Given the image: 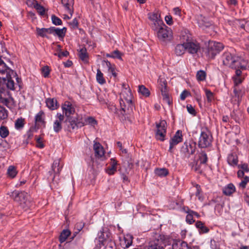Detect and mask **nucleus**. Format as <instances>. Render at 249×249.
Here are the masks:
<instances>
[{"label":"nucleus","instance_id":"6e6d98bb","mask_svg":"<svg viewBox=\"0 0 249 249\" xmlns=\"http://www.w3.org/2000/svg\"><path fill=\"white\" fill-rule=\"evenodd\" d=\"M41 16H43L45 15V9L44 7L41 5H40L38 3L36 4V6H35V8Z\"/></svg>","mask_w":249,"mask_h":249},{"label":"nucleus","instance_id":"0eeeda50","mask_svg":"<svg viewBox=\"0 0 249 249\" xmlns=\"http://www.w3.org/2000/svg\"><path fill=\"white\" fill-rule=\"evenodd\" d=\"M158 38L162 41H169L172 39V31L165 25L157 31Z\"/></svg>","mask_w":249,"mask_h":249},{"label":"nucleus","instance_id":"aec40b11","mask_svg":"<svg viewBox=\"0 0 249 249\" xmlns=\"http://www.w3.org/2000/svg\"><path fill=\"white\" fill-rule=\"evenodd\" d=\"M238 58V63H236V68L235 69H240L242 70H245L249 68V63L248 60L242 58L239 56Z\"/></svg>","mask_w":249,"mask_h":249},{"label":"nucleus","instance_id":"f3484780","mask_svg":"<svg viewBox=\"0 0 249 249\" xmlns=\"http://www.w3.org/2000/svg\"><path fill=\"white\" fill-rule=\"evenodd\" d=\"M51 34L54 36H57L59 37L63 38L65 36L67 29L65 27L62 29H59L54 27H50Z\"/></svg>","mask_w":249,"mask_h":249},{"label":"nucleus","instance_id":"dca6fc26","mask_svg":"<svg viewBox=\"0 0 249 249\" xmlns=\"http://www.w3.org/2000/svg\"><path fill=\"white\" fill-rule=\"evenodd\" d=\"M63 113L69 117L71 114H73L75 112L74 108L72 107L71 104L69 102H66L62 106Z\"/></svg>","mask_w":249,"mask_h":249},{"label":"nucleus","instance_id":"774afa93","mask_svg":"<svg viewBox=\"0 0 249 249\" xmlns=\"http://www.w3.org/2000/svg\"><path fill=\"white\" fill-rule=\"evenodd\" d=\"M186 220L187 222L190 224H192L195 222V220L193 218V215L190 212V213L187 215Z\"/></svg>","mask_w":249,"mask_h":249},{"label":"nucleus","instance_id":"ddd939ff","mask_svg":"<svg viewBox=\"0 0 249 249\" xmlns=\"http://www.w3.org/2000/svg\"><path fill=\"white\" fill-rule=\"evenodd\" d=\"M186 50L190 53L194 54L196 53L200 49L199 43L194 42H188L185 43Z\"/></svg>","mask_w":249,"mask_h":249},{"label":"nucleus","instance_id":"4468645a","mask_svg":"<svg viewBox=\"0 0 249 249\" xmlns=\"http://www.w3.org/2000/svg\"><path fill=\"white\" fill-rule=\"evenodd\" d=\"M95 156L98 158H102L105 154V150L102 145L97 142H94L93 145Z\"/></svg>","mask_w":249,"mask_h":249},{"label":"nucleus","instance_id":"a211bd4d","mask_svg":"<svg viewBox=\"0 0 249 249\" xmlns=\"http://www.w3.org/2000/svg\"><path fill=\"white\" fill-rule=\"evenodd\" d=\"M61 1L68 12L70 14L71 17L73 12V5L74 4V0H61ZM71 18V17H68V18Z\"/></svg>","mask_w":249,"mask_h":249},{"label":"nucleus","instance_id":"e433bc0d","mask_svg":"<svg viewBox=\"0 0 249 249\" xmlns=\"http://www.w3.org/2000/svg\"><path fill=\"white\" fill-rule=\"evenodd\" d=\"M163 21L161 19L157 20L156 22H152L151 27L154 31H157L160 27L164 26Z\"/></svg>","mask_w":249,"mask_h":249},{"label":"nucleus","instance_id":"2eb2a0df","mask_svg":"<svg viewBox=\"0 0 249 249\" xmlns=\"http://www.w3.org/2000/svg\"><path fill=\"white\" fill-rule=\"evenodd\" d=\"M172 249H192L187 243L180 240H175L172 244Z\"/></svg>","mask_w":249,"mask_h":249},{"label":"nucleus","instance_id":"13d9d810","mask_svg":"<svg viewBox=\"0 0 249 249\" xmlns=\"http://www.w3.org/2000/svg\"><path fill=\"white\" fill-rule=\"evenodd\" d=\"M249 182V177L248 176H245L242 179L241 182L239 183V187L244 189L246 187L248 182Z\"/></svg>","mask_w":249,"mask_h":249},{"label":"nucleus","instance_id":"4c0bfd02","mask_svg":"<svg viewBox=\"0 0 249 249\" xmlns=\"http://www.w3.org/2000/svg\"><path fill=\"white\" fill-rule=\"evenodd\" d=\"M191 40V35L186 31L182 32L180 35V40L184 43L189 42Z\"/></svg>","mask_w":249,"mask_h":249},{"label":"nucleus","instance_id":"09e8293b","mask_svg":"<svg viewBox=\"0 0 249 249\" xmlns=\"http://www.w3.org/2000/svg\"><path fill=\"white\" fill-rule=\"evenodd\" d=\"M148 18L152 22H156L158 20L161 19L160 15L157 12L149 13Z\"/></svg>","mask_w":249,"mask_h":249},{"label":"nucleus","instance_id":"79ce46f5","mask_svg":"<svg viewBox=\"0 0 249 249\" xmlns=\"http://www.w3.org/2000/svg\"><path fill=\"white\" fill-rule=\"evenodd\" d=\"M139 92L145 97H148L150 95L149 90L143 85L139 86Z\"/></svg>","mask_w":249,"mask_h":249},{"label":"nucleus","instance_id":"603ef678","mask_svg":"<svg viewBox=\"0 0 249 249\" xmlns=\"http://www.w3.org/2000/svg\"><path fill=\"white\" fill-rule=\"evenodd\" d=\"M206 74L204 71L200 70L196 73V78L198 81H204L206 79Z\"/></svg>","mask_w":249,"mask_h":249},{"label":"nucleus","instance_id":"423d86ee","mask_svg":"<svg viewBox=\"0 0 249 249\" xmlns=\"http://www.w3.org/2000/svg\"><path fill=\"white\" fill-rule=\"evenodd\" d=\"M213 137L208 130L201 131L198 142V146L200 148L209 147L212 142Z\"/></svg>","mask_w":249,"mask_h":249},{"label":"nucleus","instance_id":"c85d7f7f","mask_svg":"<svg viewBox=\"0 0 249 249\" xmlns=\"http://www.w3.org/2000/svg\"><path fill=\"white\" fill-rule=\"evenodd\" d=\"M36 32L37 34L41 36V37H45L47 38H48V36H47V34H51V30L50 28H43L41 29H40L39 28H36Z\"/></svg>","mask_w":249,"mask_h":249},{"label":"nucleus","instance_id":"a18cd8bd","mask_svg":"<svg viewBox=\"0 0 249 249\" xmlns=\"http://www.w3.org/2000/svg\"><path fill=\"white\" fill-rule=\"evenodd\" d=\"M161 93L162 96V99L163 101H164L168 105H170L171 104V102L170 101L169 94L168 93L167 89L162 90L161 91Z\"/></svg>","mask_w":249,"mask_h":249},{"label":"nucleus","instance_id":"f704fd0d","mask_svg":"<svg viewBox=\"0 0 249 249\" xmlns=\"http://www.w3.org/2000/svg\"><path fill=\"white\" fill-rule=\"evenodd\" d=\"M71 234V231L69 230H63L60 233L59 240L60 243H63L66 241L68 236Z\"/></svg>","mask_w":249,"mask_h":249},{"label":"nucleus","instance_id":"39448f33","mask_svg":"<svg viewBox=\"0 0 249 249\" xmlns=\"http://www.w3.org/2000/svg\"><path fill=\"white\" fill-rule=\"evenodd\" d=\"M196 149V143L194 142H185L182 146L180 150V154L184 159H188L191 155H193Z\"/></svg>","mask_w":249,"mask_h":249},{"label":"nucleus","instance_id":"f257e3e1","mask_svg":"<svg viewBox=\"0 0 249 249\" xmlns=\"http://www.w3.org/2000/svg\"><path fill=\"white\" fill-rule=\"evenodd\" d=\"M21 80L18 77L17 74L16 75H7L0 74V86L1 84H5L8 89L15 90H19L21 88Z\"/></svg>","mask_w":249,"mask_h":249},{"label":"nucleus","instance_id":"f03ea898","mask_svg":"<svg viewBox=\"0 0 249 249\" xmlns=\"http://www.w3.org/2000/svg\"><path fill=\"white\" fill-rule=\"evenodd\" d=\"M10 197L17 202L22 209L27 210L31 206L29 195L24 191L15 190L11 193Z\"/></svg>","mask_w":249,"mask_h":249},{"label":"nucleus","instance_id":"4be33fe9","mask_svg":"<svg viewBox=\"0 0 249 249\" xmlns=\"http://www.w3.org/2000/svg\"><path fill=\"white\" fill-rule=\"evenodd\" d=\"M117 161L113 159H111L110 165L106 170L107 173L109 175H113L117 171Z\"/></svg>","mask_w":249,"mask_h":249},{"label":"nucleus","instance_id":"5fc2aeb1","mask_svg":"<svg viewBox=\"0 0 249 249\" xmlns=\"http://www.w3.org/2000/svg\"><path fill=\"white\" fill-rule=\"evenodd\" d=\"M147 249H164L163 247L159 245L157 242L154 241L151 242L150 245L148 246Z\"/></svg>","mask_w":249,"mask_h":249},{"label":"nucleus","instance_id":"9b49d317","mask_svg":"<svg viewBox=\"0 0 249 249\" xmlns=\"http://www.w3.org/2000/svg\"><path fill=\"white\" fill-rule=\"evenodd\" d=\"M0 74L3 75L7 74V75H16V72L9 68L4 61L0 57Z\"/></svg>","mask_w":249,"mask_h":249},{"label":"nucleus","instance_id":"bb28decb","mask_svg":"<svg viewBox=\"0 0 249 249\" xmlns=\"http://www.w3.org/2000/svg\"><path fill=\"white\" fill-rule=\"evenodd\" d=\"M124 55V53H121L118 50H116L110 53H107L106 56L107 57H111L113 58H117L120 60H123L122 56Z\"/></svg>","mask_w":249,"mask_h":249},{"label":"nucleus","instance_id":"a19ab883","mask_svg":"<svg viewBox=\"0 0 249 249\" xmlns=\"http://www.w3.org/2000/svg\"><path fill=\"white\" fill-rule=\"evenodd\" d=\"M158 82L159 83V88L160 90V91L162 90L167 89V82L164 78L160 77Z\"/></svg>","mask_w":249,"mask_h":249},{"label":"nucleus","instance_id":"c03bdc74","mask_svg":"<svg viewBox=\"0 0 249 249\" xmlns=\"http://www.w3.org/2000/svg\"><path fill=\"white\" fill-rule=\"evenodd\" d=\"M9 134V131L8 128L2 125L0 127V136L2 138H6Z\"/></svg>","mask_w":249,"mask_h":249},{"label":"nucleus","instance_id":"9d476101","mask_svg":"<svg viewBox=\"0 0 249 249\" xmlns=\"http://www.w3.org/2000/svg\"><path fill=\"white\" fill-rule=\"evenodd\" d=\"M182 141V132L180 130H178L175 135L170 141V147L169 151L172 153V149L174 146L177 145L178 143Z\"/></svg>","mask_w":249,"mask_h":249},{"label":"nucleus","instance_id":"0e129e2a","mask_svg":"<svg viewBox=\"0 0 249 249\" xmlns=\"http://www.w3.org/2000/svg\"><path fill=\"white\" fill-rule=\"evenodd\" d=\"M69 24L71 28L73 29H76L78 27V22L76 18H74Z\"/></svg>","mask_w":249,"mask_h":249},{"label":"nucleus","instance_id":"c756f323","mask_svg":"<svg viewBox=\"0 0 249 249\" xmlns=\"http://www.w3.org/2000/svg\"><path fill=\"white\" fill-rule=\"evenodd\" d=\"M235 188L233 184L230 183L223 189V193L227 196H230L234 193Z\"/></svg>","mask_w":249,"mask_h":249},{"label":"nucleus","instance_id":"6e6552de","mask_svg":"<svg viewBox=\"0 0 249 249\" xmlns=\"http://www.w3.org/2000/svg\"><path fill=\"white\" fill-rule=\"evenodd\" d=\"M223 48L221 43L213 41L209 42L207 52L209 57L213 58Z\"/></svg>","mask_w":249,"mask_h":249},{"label":"nucleus","instance_id":"473e14b6","mask_svg":"<svg viewBox=\"0 0 249 249\" xmlns=\"http://www.w3.org/2000/svg\"><path fill=\"white\" fill-rule=\"evenodd\" d=\"M228 162L229 164L234 166L237 165L238 158L236 154H231L228 156Z\"/></svg>","mask_w":249,"mask_h":249},{"label":"nucleus","instance_id":"864d4df0","mask_svg":"<svg viewBox=\"0 0 249 249\" xmlns=\"http://www.w3.org/2000/svg\"><path fill=\"white\" fill-rule=\"evenodd\" d=\"M61 123L62 122L57 121L56 120L54 121L53 125V128L54 131L55 132L58 133L62 129V127Z\"/></svg>","mask_w":249,"mask_h":249},{"label":"nucleus","instance_id":"4d7b16f0","mask_svg":"<svg viewBox=\"0 0 249 249\" xmlns=\"http://www.w3.org/2000/svg\"><path fill=\"white\" fill-rule=\"evenodd\" d=\"M44 115V113L42 111H39L35 117L36 122L39 123L43 122Z\"/></svg>","mask_w":249,"mask_h":249},{"label":"nucleus","instance_id":"bf43d9fd","mask_svg":"<svg viewBox=\"0 0 249 249\" xmlns=\"http://www.w3.org/2000/svg\"><path fill=\"white\" fill-rule=\"evenodd\" d=\"M52 20L53 23L55 25H60L62 24V20L54 15L52 16Z\"/></svg>","mask_w":249,"mask_h":249},{"label":"nucleus","instance_id":"b1692460","mask_svg":"<svg viewBox=\"0 0 249 249\" xmlns=\"http://www.w3.org/2000/svg\"><path fill=\"white\" fill-rule=\"evenodd\" d=\"M0 101L1 103L9 108L12 107L14 103V100L12 97L5 98L2 97L1 95L0 96Z\"/></svg>","mask_w":249,"mask_h":249},{"label":"nucleus","instance_id":"72a5a7b5","mask_svg":"<svg viewBox=\"0 0 249 249\" xmlns=\"http://www.w3.org/2000/svg\"><path fill=\"white\" fill-rule=\"evenodd\" d=\"M85 226L84 223L83 222H77L74 227V231L73 233V235L71 237L72 239L76 236V235L82 230Z\"/></svg>","mask_w":249,"mask_h":249},{"label":"nucleus","instance_id":"f8f14e48","mask_svg":"<svg viewBox=\"0 0 249 249\" xmlns=\"http://www.w3.org/2000/svg\"><path fill=\"white\" fill-rule=\"evenodd\" d=\"M62 166L63 164L60 163V159L54 160L52 166V171L49 172L50 176L52 177L53 175H59Z\"/></svg>","mask_w":249,"mask_h":249},{"label":"nucleus","instance_id":"69168bd1","mask_svg":"<svg viewBox=\"0 0 249 249\" xmlns=\"http://www.w3.org/2000/svg\"><path fill=\"white\" fill-rule=\"evenodd\" d=\"M238 167L241 170H243V171L246 172H249V168L248 167V165L246 163H244L241 165H238Z\"/></svg>","mask_w":249,"mask_h":249},{"label":"nucleus","instance_id":"412c9836","mask_svg":"<svg viewBox=\"0 0 249 249\" xmlns=\"http://www.w3.org/2000/svg\"><path fill=\"white\" fill-rule=\"evenodd\" d=\"M133 238V237L131 234H126L124 236L123 240L122 241L121 245L124 249L129 248L132 244Z\"/></svg>","mask_w":249,"mask_h":249},{"label":"nucleus","instance_id":"58836bf2","mask_svg":"<svg viewBox=\"0 0 249 249\" xmlns=\"http://www.w3.org/2000/svg\"><path fill=\"white\" fill-rule=\"evenodd\" d=\"M96 80L100 84H104L106 83V80L103 76V74L100 69L97 70Z\"/></svg>","mask_w":249,"mask_h":249},{"label":"nucleus","instance_id":"a878e982","mask_svg":"<svg viewBox=\"0 0 249 249\" xmlns=\"http://www.w3.org/2000/svg\"><path fill=\"white\" fill-rule=\"evenodd\" d=\"M203 166H205L206 165L198 162V161L197 160L191 163L192 169L195 172H196L199 174H201L202 173L203 170L202 167Z\"/></svg>","mask_w":249,"mask_h":249},{"label":"nucleus","instance_id":"de8ad7c7","mask_svg":"<svg viewBox=\"0 0 249 249\" xmlns=\"http://www.w3.org/2000/svg\"><path fill=\"white\" fill-rule=\"evenodd\" d=\"M8 117V112L7 110L0 105V121L6 119Z\"/></svg>","mask_w":249,"mask_h":249},{"label":"nucleus","instance_id":"338daca9","mask_svg":"<svg viewBox=\"0 0 249 249\" xmlns=\"http://www.w3.org/2000/svg\"><path fill=\"white\" fill-rule=\"evenodd\" d=\"M36 146L40 148H42L44 147V145L43 143L42 140L40 138H38L36 140Z\"/></svg>","mask_w":249,"mask_h":249},{"label":"nucleus","instance_id":"e2e57ef3","mask_svg":"<svg viewBox=\"0 0 249 249\" xmlns=\"http://www.w3.org/2000/svg\"><path fill=\"white\" fill-rule=\"evenodd\" d=\"M202 21V19H198V23L199 26L201 27H209L211 25V23L208 21H206L205 23H203Z\"/></svg>","mask_w":249,"mask_h":249},{"label":"nucleus","instance_id":"cd10ccee","mask_svg":"<svg viewBox=\"0 0 249 249\" xmlns=\"http://www.w3.org/2000/svg\"><path fill=\"white\" fill-rule=\"evenodd\" d=\"M185 50H186V45L185 43H183L182 44H178L176 46L175 52L177 55L180 56L184 53Z\"/></svg>","mask_w":249,"mask_h":249},{"label":"nucleus","instance_id":"37998d69","mask_svg":"<svg viewBox=\"0 0 249 249\" xmlns=\"http://www.w3.org/2000/svg\"><path fill=\"white\" fill-rule=\"evenodd\" d=\"M16 168L14 166H10L7 170V175L11 178H14L17 174Z\"/></svg>","mask_w":249,"mask_h":249},{"label":"nucleus","instance_id":"7c9ffc66","mask_svg":"<svg viewBox=\"0 0 249 249\" xmlns=\"http://www.w3.org/2000/svg\"><path fill=\"white\" fill-rule=\"evenodd\" d=\"M196 160L198 161V162L206 165L208 161V157L206 153L204 151L200 152L198 155V159Z\"/></svg>","mask_w":249,"mask_h":249},{"label":"nucleus","instance_id":"052dcab7","mask_svg":"<svg viewBox=\"0 0 249 249\" xmlns=\"http://www.w3.org/2000/svg\"><path fill=\"white\" fill-rule=\"evenodd\" d=\"M42 72L44 77H47L50 74V70L48 66H44L42 68Z\"/></svg>","mask_w":249,"mask_h":249},{"label":"nucleus","instance_id":"393cba45","mask_svg":"<svg viewBox=\"0 0 249 249\" xmlns=\"http://www.w3.org/2000/svg\"><path fill=\"white\" fill-rule=\"evenodd\" d=\"M52 181L50 183V186L52 190L58 189L59 187V175H52Z\"/></svg>","mask_w":249,"mask_h":249},{"label":"nucleus","instance_id":"49530a36","mask_svg":"<svg viewBox=\"0 0 249 249\" xmlns=\"http://www.w3.org/2000/svg\"><path fill=\"white\" fill-rule=\"evenodd\" d=\"M25 120L23 118H18L15 121V127L17 129H19L23 127Z\"/></svg>","mask_w":249,"mask_h":249},{"label":"nucleus","instance_id":"2f4dec72","mask_svg":"<svg viewBox=\"0 0 249 249\" xmlns=\"http://www.w3.org/2000/svg\"><path fill=\"white\" fill-rule=\"evenodd\" d=\"M79 58L84 62H88V55L87 50L85 47L81 48L78 53Z\"/></svg>","mask_w":249,"mask_h":249},{"label":"nucleus","instance_id":"c9c22d12","mask_svg":"<svg viewBox=\"0 0 249 249\" xmlns=\"http://www.w3.org/2000/svg\"><path fill=\"white\" fill-rule=\"evenodd\" d=\"M196 227L197 228L199 229L200 232L207 233L209 231V229H208V228L206 227L204 225V223L200 221H197L196 223Z\"/></svg>","mask_w":249,"mask_h":249},{"label":"nucleus","instance_id":"8fccbe9b","mask_svg":"<svg viewBox=\"0 0 249 249\" xmlns=\"http://www.w3.org/2000/svg\"><path fill=\"white\" fill-rule=\"evenodd\" d=\"M102 246H105V249H113L115 246V242L110 239H107L105 244H103Z\"/></svg>","mask_w":249,"mask_h":249},{"label":"nucleus","instance_id":"ea45409f","mask_svg":"<svg viewBox=\"0 0 249 249\" xmlns=\"http://www.w3.org/2000/svg\"><path fill=\"white\" fill-rule=\"evenodd\" d=\"M98 240L99 242V248H101L102 245L103 244L106 243V241L107 240L104 237V232L103 231H101L98 234Z\"/></svg>","mask_w":249,"mask_h":249},{"label":"nucleus","instance_id":"20e7f679","mask_svg":"<svg viewBox=\"0 0 249 249\" xmlns=\"http://www.w3.org/2000/svg\"><path fill=\"white\" fill-rule=\"evenodd\" d=\"M221 59L224 65L234 69L239 58L238 56L227 52L222 54Z\"/></svg>","mask_w":249,"mask_h":249},{"label":"nucleus","instance_id":"1a4fd4ad","mask_svg":"<svg viewBox=\"0 0 249 249\" xmlns=\"http://www.w3.org/2000/svg\"><path fill=\"white\" fill-rule=\"evenodd\" d=\"M166 122L165 120H161L160 123L157 124L155 137L157 140L161 141L164 140V137L166 133Z\"/></svg>","mask_w":249,"mask_h":249},{"label":"nucleus","instance_id":"5701e85b","mask_svg":"<svg viewBox=\"0 0 249 249\" xmlns=\"http://www.w3.org/2000/svg\"><path fill=\"white\" fill-rule=\"evenodd\" d=\"M46 105L48 108L52 110L57 109L58 107L57 101L54 98H48L46 101Z\"/></svg>","mask_w":249,"mask_h":249},{"label":"nucleus","instance_id":"6ab92c4d","mask_svg":"<svg viewBox=\"0 0 249 249\" xmlns=\"http://www.w3.org/2000/svg\"><path fill=\"white\" fill-rule=\"evenodd\" d=\"M68 121L69 124H68V128L69 131L73 130L78 127H81L84 125V124L81 122L75 121L74 119H71V118H68Z\"/></svg>","mask_w":249,"mask_h":249},{"label":"nucleus","instance_id":"3c124183","mask_svg":"<svg viewBox=\"0 0 249 249\" xmlns=\"http://www.w3.org/2000/svg\"><path fill=\"white\" fill-rule=\"evenodd\" d=\"M155 174L160 177H164L168 175V170L165 168L157 169L155 170Z\"/></svg>","mask_w":249,"mask_h":249},{"label":"nucleus","instance_id":"7ed1b4c3","mask_svg":"<svg viewBox=\"0 0 249 249\" xmlns=\"http://www.w3.org/2000/svg\"><path fill=\"white\" fill-rule=\"evenodd\" d=\"M129 94L126 97H124V99H122L120 101V105L122 108L121 114L124 115H130L132 112L134 108L132 103V95L130 90H128Z\"/></svg>","mask_w":249,"mask_h":249},{"label":"nucleus","instance_id":"680f3d73","mask_svg":"<svg viewBox=\"0 0 249 249\" xmlns=\"http://www.w3.org/2000/svg\"><path fill=\"white\" fill-rule=\"evenodd\" d=\"M205 93L208 101L211 102L213 98V93L208 89L205 90Z\"/></svg>","mask_w":249,"mask_h":249}]
</instances>
